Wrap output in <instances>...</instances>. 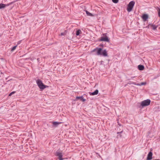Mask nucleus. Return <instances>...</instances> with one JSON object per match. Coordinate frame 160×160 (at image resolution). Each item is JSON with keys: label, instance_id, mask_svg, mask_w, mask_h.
Masks as SVG:
<instances>
[{"label": "nucleus", "instance_id": "nucleus-22", "mask_svg": "<svg viewBox=\"0 0 160 160\" xmlns=\"http://www.w3.org/2000/svg\"><path fill=\"white\" fill-rule=\"evenodd\" d=\"M59 160H63V159L62 158V157H59Z\"/></svg>", "mask_w": 160, "mask_h": 160}, {"label": "nucleus", "instance_id": "nucleus-10", "mask_svg": "<svg viewBox=\"0 0 160 160\" xmlns=\"http://www.w3.org/2000/svg\"><path fill=\"white\" fill-rule=\"evenodd\" d=\"M62 122H52L53 125L55 127H57L58 125L62 123Z\"/></svg>", "mask_w": 160, "mask_h": 160}, {"label": "nucleus", "instance_id": "nucleus-5", "mask_svg": "<svg viewBox=\"0 0 160 160\" xmlns=\"http://www.w3.org/2000/svg\"><path fill=\"white\" fill-rule=\"evenodd\" d=\"M158 27V25H155L152 24H149L146 28H151L153 30H155Z\"/></svg>", "mask_w": 160, "mask_h": 160}, {"label": "nucleus", "instance_id": "nucleus-17", "mask_svg": "<svg viewBox=\"0 0 160 160\" xmlns=\"http://www.w3.org/2000/svg\"><path fill=\"white\" fill-rule=\"evenodd\" d=\"M6 6L5 4H0V9L4 8Z\"/></svg>", "mask_w": 160, "mask_h": 160}, {"label": "nucleus", "instance_id": "nucleus-21", "mask_svg": "<svg viewBox=\"0 0 160 160\" xmlns=\"http://www.w3.org/2000/svg\"><path fill=\"white\" fill-rule=\"evenodd\" d=\"M107 33H104L102 34V35L103 36V37H106V36H107Z\"/></svg>", "mask_w": 160, "mask_h": 160}, {"label": "nucleus", "instance_id": "nucleus-28", "mask_svg": "<svg viewBox=\"0 0 160 160\" xmlns=\"http://www.w3.org/2000/svg\"><path fill=\"white\" fill-rule=\"evenodd\" d=\"M135 77H132L131 78H133Z\"/></svg>", "mask_w": 160, "mask_h": 160}, {"label": "nucleus", "instance_id": "nucleus-4", "mask_svg": "<svg viewBox=\"0 0 160 160\" xmlns=\"http://www.w3.org/2000/svg\"><path fill=\"white\" fill-rule=\"evenodd\" d=\"M151 102V101L150 99H147L142 101L141 103V106L143 107L150 105Z\"/></svg>", "mask_w": 160, "mask_h": 160}, {"label": "nucleus", "instance_id": "nucleus-6", "mask_svg": "<svg viewBox=\"0 0 160 160\" xmlns=\"http://www.w3.org/2000/svg\"><path fill=\"white\" fill-rule=\"evenodd\" d=\"M100 41L109 42H110V40L108 38V37L107 36L101 37L100 40Z\"/></svg>", "mask_w": 160, "mask_h": 160}, {"label": "nucleus", "instance_id": "nucleus-26", "mask_svg": "<svg viewBox=\"0 0 160 160\" xmlns=\"http://www.w3.org/2000/svg\"><path fill=\"white\" fill-rule=\"evenodd\" d=\"M37 60L38 61V62H39V58H38L37 59Z\"/></svg>", "mask_w": 160, "mask_h": 160}, {"label": "nucleus", "instance_id": "nucleus-25", "mask_svg": "<svg viewBox=\"0 0 160 160\" xmlns=\"http://www.w3.org/2000/svg\"><path fill=\"white\" fill-rule=\"evenodd\" d=\"M61 35H64V34L63 33H61Z\"/></svg>", "mask_w": 160, "mask_h": 160}, {"label": "nucleus", "instance_id": "nucleus-12", "mask_svg": "<svg viewBox=\"0 0 160 160\" xmlns=\"http://www.w3.org/2000/svg\"><path fill=\"white\" fill-rule=\"evenodd\" d=\"M81 99V100L82 101V102H85L86 101V99L83 98V96H80V97H78L77 96L76 97V100H77V99Z\"/></svg>", "mask_w": 160, "mask_h": 160}, {"label": "nucleus", "instance_id": "nucleus-18", "mask_svg": "<svg viewBox=\"0 0 160 160\" xmlns=\"http://www.w3.org/2000/svg\"><path fill=\"white\" fill-rule=\"evenodd\" d=\"M17 47V45H16V46H14V47H12V48L11 51H14L16 49Z\"/></svg>", "mask_w": 160, "mask_h": 160}, {"label": "nucleus", "instance_id": "nucleus-14", "mask_svg": "<svg viewBox=\"0 0 160 160\" xmlns=\"http://www.w3.org/2000/svg\"><path fill=\"white\" fill-rule=\"evenodd\" d=\"M138 69L140 70H142L144 69V66L142 65H139L138 66Z\"/></svg>", "mask_w": 160, "mask_h": 160}, {"label": "nucleus", "instance_id": "nucleus-27", "mask_svg": "<svg viewBox=\"0 0 160 160\" xmlns=\"http://www.w3.org/2000/svg\"><path fill=\"white\" fill-rule=\"evenodd\" d=\"M118 122V124L120 126H121V125L120 124H119V122Z\"/></svg>", "mask_w": 160, "mask_h": 160}, {"label": "nucleus", "instance_id": "nucleus-1", "mask_svg": "<svg viewBox=\"0 0 160 160\" xmlns=\"http://www.w3.org/2000/svg\"><path fill=\"white\" fill-rule=\"evenodd\" d=\"M97 50V54L98 55H102L104 57H107L108 56L107 52L106 49L104 50L102 52V49L100 48H96L93 50H92L91 52H94Z\"/></svg>", "mask_w": 160, "mask_h": 160}, {"label": "nucleus", "instance_id": "nucleus-2", "mask_svg": "<svg viewBox=\"0 0 160 160\" xmlns=\"http://www.w3.org/2000/svg\"><path fill=\"white\" fill-rule=\"evenodd\" d=\"M36 82L38 86L41 89L43 90L46 88L48 87V86L44 85L42 81L39 79L37 80Z\"/></svg>", "mask_w": 160, "mask_h": 160}, {"label": "nucleus", "instance_id": "nucleus-15", "mask_svg": "<svg viewBox=\"0 0 160 160\" xmlns=\"http://www.w3.org/2000/svg\"><path fill=\"white\" fill-rule=\"evenodd\" d=\"M82 33L80 29H78L76 31V35L77 36L79 35Z\"/></svg>", "mask_w": 160, "mask_h": 160}, {"label": "nucleus", "instance_id": "nucleus-3", "mask_svg": "<svg viewBox=\"0 0 160 160\" xmlns=\"http://www.w3.org/2000/svg\"><path fill=\"white\" fill-rule=\"evenodd\" d=\"M135 3V2L134 1H131L129 2L127 9L128 12H130L132 11Z\"/></svg>", "mask_w": 160, "mask_h": 160}, {"label": "nucleus", "instance_id": "nucleus-8", "mask_svg": "<svg viewBox=\"0 0 160 160\" xmlns=\"http://www.w3.org/2000/svg\"><path fill=\"white\" fill-rule=\"evenodd\" d=\"M152 153L150 152L148 155L147 160H150L152 159Z\"/></svg>", "mask_w": 160, "mask_h": 160}, {"label": "nucleus", "instance_id": "nucleus-29", "mask_svg": "<svg viewBox=\"0 0 160 160\" xmlns=\"http://www.w3.org/2000/svg\"><path fill=\"white\" fill-rule=\"evenodd\" d=\"M120 137H122V135H120Z\"/></svg>", "mask_w": 160, "mask_h": 160}, {"label": "nucleus", "instance_id": "nucleus-16", "mask_svg": "<svg viewBox=\"0 0 160 160\" xmlns=\"http://www.w3.org/2000/svg\"><path fill=\"white\" fill-rule=\"evenodd\" d=\"M85 12H86V13L87 15L88 16H92V17L94 16L91 13L89 12H88V11L86 10Z\"/></svg>", "mask_w": 160, "mask_h": 160}, {"label": "nucleus", "instance_id": "nucleus-24", "mask_svg": "<svg viewBox=\"0 0 160 160\" xmlns=\"http://www.w3.org/2000/svg\"><path fill=\"white\" fill-rule=\"evenodd\" d=\"M21 41H18V44H20L21 43Z\"/></svg>", "mask_w": 160, "mask_h": 160}, {"label": "nucleus", "instance_id": "nucleus-13", "mask_svg": "<svg viewBox=\"0 0 160 160\" xmlns=\"http://www.w3.org/2000/svg\"><path fill=\"white\" fill-rule=\"evenodd\" d=\"M56 155L59 157H62V153L58 151L56 152Z\"/></svg>", "mask_w": 160, "mask_h": 160}, {"label": "nucleus", "instance_id": "nucleus-9", "mask_svg": "<svg viewBox=\"0 0 160 160\" xmlns=\"http://www.w3.org/2000/svg\"><path fill=\"white\" fill-rule=\"evenodd\" d=\"M128 84H134L137 86H141L145 85L146 83L145 82H142L140 84H136L135 82H132L131 83H128Z\"/></svg>", "mask_w": 160, "mask_h": 160}, {"label": "nucleus", "instance_id": "nucleus-23", "mask_svg": "<svg viewBox=\"0 0 160 160\" xmlns=\"http://www.w3.org/2000/svg\"><path fill=\"white\" fill-rule=\"evenodd\" d=\"M122 132H123V130H122L121 132H118L117 133L118 134L119 133H122Z\"/></svg>", "mask_w": 160, "mask_h": 160}, {"label": "nucleus", "instance_id": "nucleus-20", "mask_svg": "<svg viewBox=\"0 0 160 160\" xmlns=\"http://www.w3.org/2000/svg\"><path fill=\"white\" fill-rule=\"evenodd\" d=\"M113 2L115 3H117L118 2V0H112Z\"/></svg>", "mask_w": 160, "mask_h": 160}, {"label": "nucleus", "instance_id": "nucleus-11", "mask_svg": "<svg viewBox=\"0 0 160 160\" xmlns=\"http://www.w3.org/2000/svg\"><path fill=\"white\" fill-rule=\"evenodd\" d=\"M98 92V90H96L94 92H89V94L91 95H97Z\"/></svg>", "mask_w": 160, "mask_h": 160}, {"label": "nucleus", "instance_id": "nucleus-19", "mask_svg": "<svg viewBox=\"0 0 160 160\" xmlns=\"http://www.w3.org/2000/svg\"><path fill=\"white\" fill-rule=\"evenodd\" d=\"M15 91H13L11 92L9 95V96H11L12 95L15 93Z\"/></svg>", "mask_w": 160, "mask_h": 160}, {"label": "nucleus", "instance_id": "nucleus-7", "mask_svg": "<svg viewBox=\"0 0 160 160\" xmlns=\"http://www.w3.org/2000/svg\"><path fill=\"white\" fill-rule=\"evenodd\" d=\"M142 18L143 21L145 22L146 21L148 18V15L147 14H144L142 15Z\"/></svg>", "mask_w": 160, "mask_h": 160}]
</instances>
